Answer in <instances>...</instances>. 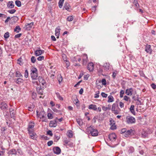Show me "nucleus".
Instances as JSON below:
<instances>
[{
    "label": "nucleus",
    "mask_w": 156,
    "mask_h": 156,
    "mask_svg": "<svg viewBox=\"0 0 156 156\" xmlns=\"http://www.w3.org/2000/svg\"><path fill=\"white\" fill-rule=\"evenodd\" d=\"M86 131L88 133L90 134L92 136H97L98 135V132L97 130L93 128L92 126L87 127Z\"/></svg>",
    "instance_id": "nucleus-1"
},
{
    "label": "nucleus",
    "mask_w": 156,
    "mask_h": 156,
    "mask_svg": "<svg viewBox=\"0 0 156 156\" xmlns=\"http://www.w3.org/2000/svg\"><path fill=\"white\" fill-rule=\"evenodd\" d=\"M37 115L38 117L40 119H44L43 121L46 122L47 120L46 118V114L44 110H41L39 112L37 111H36Z\"/></svg>",
    "instance_id": "nucleus-2"
},
{
    "label": "nucleus",
    "mask_w": 156,
    "mask_h": 156,
    "mask_svg": "<svg viewBox=\"0 0 156 156\" xmlns=\"http://www.w3.org/2000/svg\"><path fill=\"white\" fill-rule=\"evenodd\" d=\"M8 108V105L5 101L2 100L0 101V108L2 110H5L7 109Z\"/></svg>",
    "instance_id": "nucleus-3"
},
{
    "label": "nucleus",
    "mask_w": 156,
    "mask_h": 156,
    "mask_svg": "<svg viewBox=\"0 0 156 156\" xmlns=\"http://www.w3.org/2000/svg\"><path fill=\"white\" fill-rule=\"evenodd\" d=\"M126 122L128 124L134 123L136 122L135 118L132 116H127L126 118Z\"/></svg>",
    "instance_id": "nucleus-4"
},
{
    "label": "nucleus",
    "mask_w": 156,
    "mask_h": 156,
    "mask_svg": "<svg viewBox=\"0 0 156 156\" xmlns=\"http://www.w3.org/2000/svg\"><path fill=\"white\" fill-rule=\"evenodd\" d=\"M28 133L31 138L34 140H36L37 138V135L36 133L32 130H29Z\"/></svg>",
    "instance_id": "nucleus-5"
},
{
    "label": "nucleus",
    "mask_w": 156,
    "mask_h": 156,
    "mask_svg": "<svg viewBox=\"0 0 156 156\" xmlns=\"http://www.w3.org/2000/svg\"><path fill=\"white\" fill-rule=\"evenodd\" d=\"M14 82L16 84L20 85L23 83L24 80L22 78H19L14 79Z\"/></svg>",
    "instance_id": "nucleus-6"
},
{
    "label": "nucleus",
    "mask_w": 156,
    "mask_h": 156,
    "mask_svg": "<svg viewBox=\"0 0 156 156\" xmlns=\"http://www.w3.org/2000/svg\"><path fill=\"white\" fill-rule=\"evenodd\" d=\"M135 131L134 130L130 129L129 130H126L125 136L126 137L129 136H131L134 134Z\"/></svg>",
    "instance_id": "nucleus-7"
},
{
    "label": "nucleus",
    "mask_w": 156,
    "mask_h": 156,
    "mask_svg": "<svg viewBox=\"0 0 156 156\" xmlns=\"http://www.w3.org/2000/svg\"><path fill=\"white\" fill-rule=\"evenodd\" d=\"M108 138L110 141H115L116 139V136L115 133H112L109 135Z\"/></svg>",
    "instance_id": "nucleus-8"
},
{
    "label": "nucleus",
    "mask_w": 156,
    "mask_h": 156,
    "mask_svg": "<svg viewBox=\"0 0 156 156\" xmlns=\"http://www.w3.org/2000/svg\"><path fill=\"white\" fill-rule=\"evenodd\" d=\"M87 68L90 72L92 71L94 69V65L92 62H90L88 64Z\"/></svg>",
    "instance_id": "nucleus-9"
},
{
    "label": "nucleus",
    "mask_w": 156,
    "mask_h": 156,
    "mask_svg": "<svg viewBox=\"0 0 156 156\" xmlns=\"http://www.w3.org/2000/svg\"><path fill=\"white\" fill-rule=\"evenodd\" d=\"M35 126V123L33 121H30L28 125V127L27 130L28 131L29 130H32V129L34 128Z\"/></svg>",
    "instance_id": "nucleus-10"
},
{
    "label": "nucleus",
    "mask_w": 156,
    "mask_h": 156,
    "mask_svg": "<svg viewBox=\"0 0 156 156\" xmlns=\"http://www.w3.org/2000/svg\"><path fill=\"white\" fill-rule=\"evenodd\" d=\"M39 49L35 51V55L36 56L41 55L44 52V50H41L40 48H39Z\"/></svg>",
    "instance_id": "nucleus-11"
},
{
    "label": "nucleus",
    "mask_w": 156,
    "mask_h": 156,
    "mask_svg": "<svg viewBox=\"0 0 156 156\" xmlns=\"http://www.w3.org/2000/svg\"><path fill=\"white\" fill-rule=\"evenodd\" d=\"M53 150L54 153L57 154H60L61 152V149L58 147H54L53 148Z\"/></svg>",
    "instance_id": "nucleus-12"
},
{
    "label": "nucleus",
    "mask_w": 156,
    "mask_h": 156,
    "mask_svg": "<svg viewBox=\"0 0 156 156\" xmlns=\"http://www.w3.org/2000/svg\"><path fill=\"white\" fill-rule=\"evenodd\" d=\"M61 29L59 26H58L55 29V35L57 38L59 37L60 30Z\"/></svg>",
    "instance_id": "nucleus-13"
},
{
    "label": "nucleus",
    "mask_w": 156,
    "mask_h": 156,
    "mask_svg": "<svg viewBox=\"0 0 156 156\" xmlns=\"http://www.w3.org/2000/svg\"><path fill=\"white\" fill-rule=\"evenodd\" d=\"M145 51L147 53L151 54L152 52V49L151 48V45L148 44H147L145 47Z\"/></svg>",
    "instance_id": "nucleus-14"
},
{
    "label": "nucleus",
    "mask_w": 156,
    "mask_h": 156,
    "mask_svg": "<svg viewBox=\"0 0 156 156\" xmlns=\"http://www.w3.org/2000/svg\"><path fill=\"white\" fill-rule=\"evenodd\" d=\"M133 91V90L132 88H129L126 90L125 93L128 95L130 96L132 95Z\"/></svg>",
    "instance_id": "nucleus-15"
},
{
    "label": "nucleus",
    "mask_w": 156,
    "mask_h": 156,
    "mask_svg": "<svg viewBox=\"0 0 156 156\" xmlns=\"http://www.w3.org/2000/svg\"><path fill=\"white\" fill-rule=\"evenodd\" d=\"M56 70L55 69H53L51 70L49 73L50 76L52 79H53L55 77V74Z\"/></svg>",
    "instance_id": "nucleus-16"
},
{
    "label": "nucleus",
    "mask_w": 156,
    "mask_h": 156,
    "mask_svg": "<svg viewBox=\"0 0 156 156\" xmlns=\"http://www.w3.org/2000/svg\"><path fill=\"white\" fill-rule=\"evenodd\" d=\"M64 9L69 11H70L71 10L70 6L68 3H65L64 6Z\"/></svg>",
    "instance_id": "nucleus-17"
},
{
    "label": "nucleus",
    "mask_w": 156,
    "mask_h": 156,
    "mask_svg": "<svg viewBox=\"0 0 156 156\" xmlns=\"http://www.w3.org/2000/svg\"><path fill=\"white\" fill-rule=\"evenodd\" d=\"M33 25L34 23L33 22L31 23H27L25 25L26 28L27 30H30Z\"/></svg>",
    "instance_id": "nucleus-18"
},
{
    "label": "nucleus",
    "mask_w": 156,
    "mask_h": 156,
    "mask_svg": "<svg viewBox=\"0 0 156 156\" xmlns=\"http://www.w3.org/2000/svg\"><path fill=\"white\" fill-rule=\"evenodd\" d=\"M14 6V3L13 1H9L7 4V7L10 9L13 8Z\"/></svg>",
    "instance_id": "nucleus-19"
},
{
    "label": "nucleus",
    "mask_w": 156,
    "mask_h": 156,
    "mask_svg": "<svg viewBox=\"0 0 156 156\" xmlns=\"http://www.w3.org/2000/svg\"><path fill=\"white\" fill-rule=\"evenodd\" d=\"M88 108L89 109H92L94 111H96L97 109V106L93 104L89 105Z\"/></svg>",
    "instance_id": "nucleus-20"
},
{
    "label": "nucleus",
    "mask_w": 156,
    "mask_h": 156,
    "mask_svg": "<svg viewBox=\"0 0 156 156\" xmlns=\"http://www.w3.org/2000/svg\"><path fill=\"white\" fill-rule=\"evenodd\" d=\"M17 151L15 149H12L10 150L8 152L9 155L16 154Z\"/></svg>",
    "instance_id": "nucleus-21"
},
{
    "label": "nucleus",
    "mask_w": 156,
    "mask_h": 156,
    "mask_svg": "<svg viewBox=\"0 0 156 156\" xmlns=\"http://www.w3.org/2000/svg\"><path fill=\"white\" fill-rule=\"evenodd\" d=\"M82 59L83 60V64L86 63L87 62L88 58L87 54H84L82 55Z\"/></svg>",
    "instance_id": "nucleus-22"
},
{
    "label": "nucleus",
    "mask_w": 156,
    "mask_h": 156,
    "mask_svg": "<svg viewBox=\"0 0 156 156\" xmlns=\"http://www.w3.org/2000/svg\"><path fill=\"white\" fill-rule=\"evenodd\" d=\"M31 77L33 80H37L38 77L37 73L34 74L31 73Z\"/></svg>",
    "instance_id": "nucleus-23"
},
{
    "label": "nucleus",
    "mask_w": 156,
    "mask_h": 156,
    "mask_svg": "<svg viewBox=\"0 0 156 156\" xmlns=\"http://www.w3.org/2000/svg\"><path fill=\"white\" fill-rule=\"evenodd\" d=\"M103 67L105 70H108L110 68V64L109 63L106 62L104 63L103 65Z\"/></svg>",
    "instance_id": "nucleus-24"
},
{
    "label": "nucleus",
    "mask_w": 156,
    "mask_h": 156,
    "mask_svg": "<svg viewBox=\"0 0 156 156\" xmlns=\"http://www.w3.org/2000/svg\"><path fill=\"white\" fill-rule=\"evenodd\" d=\"M49 125L51 127H55L57 126V122L55 121H51Z\"/></svg>",
    "instance_id": "nucleus-25"
},
{
    "label": "nucleus",
    "mask_w": 156,
    "mask_h": 156,
    "mask_svg": "<svg viewBox=\"0 0 156 156\" xmlns=\"http://www.w3.org/2000/svg\"><path fill=\"white\" fill-rule=\"evenodd\" d=\"M16 77H18V78H22L23 76L20 71H16Z\"/></svg>",
    "instance_id": "nucleus-26"
},
{
    "label": "nucleus",
    "mask_w": 156,
    "mask_h": 156,
    "mask_svg": "<svg viewBox=\"0 0 156 156\" xmlns=\"http://www.w3.org/2000/svg\"><path fill=\"white\" fill-rule=\"evenodd\" d=\"M134 105H132L131 106L130 108V110L131 112L134 115H135L136 113L134 110Z\"/></svg>",
    "instance_id": "nucleus-27"
},
{
    "label": "nucleus",
    "mask_w": 156,
    "mask_h": 156,
    "mask_svg": "<svg viewBox=\"0 0 156 156\" xmlns=\"http://www.w3.org/2000/svg\"><path fill=\"white\" fill-rule=\"evenodd\" d=\"M55 94L57 98L60 101H62L63 100V98L60 95V94L58 92H56Z\"/></svg>",
    "instance_id": "nucleus-28"
},
{
    "label": "nucleus",
    "mask_w": 156,
    "mask_h": 156,
    "mask_svg": "<svg viewBox=\"0 0 156 156\" xmlns=\"http://www.w3.org/2000/svg\"><path fill=\"white\" fill-rule=\"evenodd\" d=\"M17 63L20 66H22L23 64V59L21 58H20L17 60Z\"/></svg>",
    "instance_id": "nucleus-29"
},
{
    "label": "nucleus",
    "mask_w": 156,
    "mask_h": 156,
    "mask_svg": "<svg viewBox=\"0 0 156 156\" xmlns=\"http://www.w3.org/2000/svg\"><path fill=\"white\" fill-rule=\"evenodd\" d=\"M108 102H112L114 101V98L112 96H109L108 97Z\"/></svg>",
    "instance_id": "nucleus-30"
},
{
    "label": "nucleus",
    "mask_w": 156,
    "mask_h": 156,
    "mask_svg": "<svg viewBox=\"0 0 156 156\" xmlns=\"http://www.w3.org/2000/svg\"><path fill=\"white\" fill-rule=\"evenodd\" d=\"M118 108H119L118 107V106L116 104L114 103L112 105V111L115 110H116V109H118Z\"/></svg>",
    "instance_id": "nucleus-31"
},
{
    "label": "nucleus",
    "mask_w": 156,
    "mask_h": 156,
    "mask_svg": "<svg viewBox=\"0 0 156 156\" xmlns=\"http://www.w3.org/2000/svg\"><path fill=\"white\" fill-rule=\"evenodd\" d=\"M57 80L58 81L59 84H60L62 80V77L60 74L58 75L57 76Z\"/></svg>",
    "instance_id": "nucleus-32"
},
{
    "label": "nucleus",
    "mask_w": 156,
    "mask_h": 156,
    "mask_svg": "<svg viewBox=\"0 0 156 156\" xmlns=\"http://www.w3.org/2000/svg\"><path fill=\"white\" fill-rule=\"evenodd\" d=\"M76 120L77 123L79 126H81L83 125V122L82 120L80 119H76Z\"/></svg>",
    "instance_id": "nucleus-33"
},
{
    "label": "nucleus",
    "mask_w": 156,
    "mask_h": 156,
    "mask_svg": "<svg viewBox=\"0 0 156 156\" xmlns=\"http://www.w3.org/2000/svg\"><path fill=\"white\" fill-rule=\"evenodd\" d=\"M133 3L136 8V9L137 10L138 9L139 7V5L137 2V1L134 2Z\"/></svg>",
    "instance_id": "nucleus-34"
},
{
    "label": "nucleus",
    "mask_w": 156,
    "mask_h": 156,
    "mask_svg": "<svg viewBox=\"0 0 156 156\" xmlns=\"http://www.w3.org/2000/svg\"><path fill=\"white\" fill-rule=\"evenodd\" d=\"M21 29L19 26H17L14 29V31L18 33L21 30Z\"/></svg>",
    "instance_id": "nucleus-35"
},
{
    "label": "nucleus",
    "mask_w": 156,
    "mask_h": 156,
    "mask_svg": "<svg viewBox=\"0 0 156 156\" xmlns=\"http://www.w3.org/2000/svg\"><path fill=\"white\" fill-rule=\"evenodd\" d=\"M31 73L34 74L37 73V70L36 68H33L31 70Z\"/></svg>",
    "instance_id": "nucleus-36"
},
{
    "label": "nucleus",
    "mask_w": 156,
    "mask_h": 156,
    "mask_svg": "<svg viewBox=\"0 0 156 156\" xmlns=\"http://www.w3.org/2000/svg\"><path fill=\"white\" fill-rule=\"evenodd\" d=\"M120 111V109L119 108H118V109H116L113 111L112 112L114 113L115 115H117L119 113Z\"/></svg>",
    "instance_id": "nucleus-37"
},
{
    "label": "nucleus",
    "mask_w": 156,
    "mask_h": 156,
    "mask_svg": "<svg viewBox=\"0 0 156 156\" xmlns=\"http://www.w3.org/2000/svg\"><path fill=\"white\" fill-rule=\"evenodd\" d=\"M64 0H60L58 2L59 7L60 8H61L63 6Z\"/></svg>",
    "instance_id": "nucleus-38"
},
{
    "label": "nucleus",
    "mask_w": 156,
    "mask_h": 156,
    "mask_svg": "<svg viewBox=\"0 0 156 156\" xmlns=\"http://www.w3.org/2000/svg\"><path fill=\"white\" fill-rule=\"evenodd\" d=\"M15 4L18 7H20L21 5V2L19 0H16L15 1Z\"/></svg>",
    "instance_id": "nucleus-39"
},
{
    "label": "nucleus",
    "mask_w": 156,
    "mask_h": 156,
    "mask_svg": "<svg viewBox=\"0 0 156 156\" xmlns=\"http://www.w3.org/2000/svg\"><path fill=\"white\" fill-rule=\"evenodd\" d=\"M134 148L132 147H129V149L128 150V152L129 153H132L134 152Z\"/></svg>",
    "instance_id": "nucleus-40"
},
{
    "label": "nucleus",
    "mask_w": 156,
    "mask_h": 156,
    "mask_svg": "<svg viewBox=\"0 0 156 156\" xmlns=\"http://www.w3.org/2000/svg\"><path fill=\"white\" fill-rule=\"evenodd\" d=\"M73 101L74 104L77 106H80L79 101L77 98L76 99L74 100Z\"/></svg>",
    "instance_id": "nucleus-41"
},
{
    "label": "nucleus",
    "mask_w": 156,
    "mask_h": 156,
    "mask_svg": "<svg viewBox=\"0 0 156 156\" xmlns=\"http://www.w3.org/2000/svg\"><path fill=\"white\" fill-rule=\"evenodd\" d=\"M43 78H42V77H41V76H39V77H37V80H38V81H36L35 82L34 81V82H36V84H38V81H39L40 82V81L42 80H43Z\"/></svg>",
    "instance_id": "nucleus-42"
},
{
    "label": "nucleus",
    "mask_w": 156,
    "mask_h": 156,
    "mask_svg": "<svg viewBox=\"0 0 156 156\" xmlns=\"http://www.w3.org/2000/svg\"><path fill=\"white\" fill-rule=\"evenodd\" d=\"M67 136L69 138H71L73 136V134L72 133V131H70L67 132Z\"/></svg>",
    "instance_id": "nucleus-43"
},
{
    "label": "nucleus",
    "mask_w": 156,
    "mask_h": 156,
    "mask_svg": "<svg viewBox=\"0 0 156 156\" xmlns=\"http://www.w3.org/2000/svg\"><path fill=\"white\" fill-rule=\"evenodd\" d=\"M73 19V16H69L67 18V20L68 21H71Z\"/></svg>",
    "instance_id": "nucleus-44"
},
{
    "label": "nucleus",
    "mask_w": 156,
    "mask_h": 156,
    "mask_svg": "<svg viewBox=\"0 0 156 156\" xmlns=\"http://www.w3.org/2000/svg\"><path fill=\"white\" fill-rule=\"evenodd\" d=\"M60 136H58L56 134H55L54 136V139L56 141H58L60 139Z\"/></svg>",
    "instance_id": "nucleus-45"
},
{
    "label": "nucleus",
    "mask_w": 156,
    "mask_h": 156,
    "mask_svg": "<svg viewBox=\"0 0 156 156\" xmlns=\"http://www.w3.org/2000/svg\"><path fill=\"white\" fill-rule=\"evenodd\" d=\"M31 62L33 63H35L36 61V59L35 57L34 56H32L31 59Z\"/></svg>",
    "instance_id": "nucleus-46"
},
{
    "label": "nucleus",
    "mask_w": 156,
    "mask_h": 156,
    "mask_svg": "<svg viewBox=\"0 0 156 156\" xmlns=\"http://www.w3.org/2000/svg\"><path fill=\"white\" fill-rule=\"evenodd\" d=\"M47 116L49 119H52L53 118L52 115L51 113H48L47 114Z\"/></svg>",
    "instance_id": "nucleus-47"
},
{
    "label": "nucleus",
    "mask_w": 156,
    "mask_h": 156,
    "mask_svg": "<svg viewBox=\"0 0 156 156\" xmlns=\"http://www.w3.org/2000/svg\"><path fill=\"white\" fill-rule=\"evenodd\" d=\"M4 37L5 38H7L9 37V33L8 32H7L5 33Z\"/></svg>",
    "instance_id": "nucleus-48"
},
{
    "label": "nucleus",
    "mask_w": 156,
    "mask_h": 156,
    "mask_svg": "<svg viewBox=\"0 0 156 156\" xmlns=\"http://www.w3.org/2000/svg\"><path fill=\"white\" fill-rule=\"evenodd\" d=\"M124 93V91L123 90H121L120 92V97L122 98L123 97V94Z\"/></svg>",
    "instance_id": "nucleus-49"
},
{
    "label": "nucleus",
    "mask_w": 156,
    "mask_h": 156,
    "mask_svg": "<svg viewBox=\"0 0 156 156\" xmlns=\"http://www.w3.org/2000/svg\"><path fill=\"white\" fill-rule=\"evenodd\" d=\"M117 73V72L116 70L115 71L112 73V77L113 79H114L115 78Z\"/></svg>",
    "instance_id": "nucleus-50"
},
{
    "label": "nucleus",
    "mask_w": 156,
    "mask_h": 156,
    "mask_svg": "<svg viewBox=\"0 0 156 156\" xmlns=\"http://www.w3.org/2000/svg\"><path fill=\"white\" fill-rule=\"evenodd\" d=\"M37 94L36 93L33 92L32 94V98L33 99H35L37 97Z\"/></svg>",
    "instance_id": "nucleus-51"
},
{
    "label": "nucleus",
    "mask_w": 156,
    "mask_h": 156,
    "mask_svg": "<svg viewBox=\"0 0 156 156\" xmlns=\"http://www.w3.org/2000/svg\"><path fill=\"white\" fill-rule=\"evenodd\" d=\"M16 11V10L15 9H12L8 10V12L10 14H13Z\"/></svg>",
    "instance_id": "nucleus-52"
},
{
    "label": "nucleus",
    "mask_w": 156,
    "mask_h": 156,
    "mask_svg": "<svg viewBox=\"0 0 156 156\" xmlns=\"http://www.w3.org/2000/svg\"><path fill=\"white\" fill-rule=\"evenodd\" d=\"M126 130H127L126 128L122 129H121V133L122 134L124 133V135H125Z\"/></svg>",
    "instance_id": "nucleus-53"
},
{
    "label": "nucleus",
    "mask_w": 156,
    "mask_h": 156,
    "mask_svg": "<svg viewBox=\"0 0 156 156\" xmlns=\"http://www.w3.org/2000/svg\"><path fill=\"white\" fill-rule=\"evenodd\" d=\"M28 76V72L27 69L25 70L24 76L25 78H27Z\"/></svg>",
    "instance_id": "nucleus-54"
},
{
    "label": "nucleus",
    "mask_w": 156,
    "mask_h": 156,
    "mask_svg": "<svg viewBox=\"0 0 156 156\" xmlns=\"http://www.w3.org/2000/svg\"><path fill=\"white\" fill-rule=\"evenodd\" d=\"M102 109L104 111H106L107 110H110V108L108 107H105V106H103L102 107Z\"/></svg>",
    "instance_id": "nucleus-55"
},
{
    "label": "nucleus",
    "mask_w": 156,
    "mask_h": 156,
    "mask_svg": "<svg viewBox=\"0 0 156 156\" xmlns=\"http://www.w3.org/2000/svg\"><path fill=\"white\" fill-rule=\"evenodd\" d=\"M44 57L43 56H39L37 58V59L38 61H41L44 59Z\"/></svg>",
    "instance_id": "nucleus-56"
},
{
    "label": "nucleus",
    "mask_w": 156,
    "mask_h": 156,
    "mask_svg": "<svg viewBox=\"0 0 156 156\" xmlns=\"http://www.w3.org/2000/svg\"><path fill=\"white\" fill-rule=\"evenodd\" d=\"M101 82L103 85H105L106 84V80L105 79H103L101 80Z\"/></svg>",
    "instance_id": "nucleus-57"
},
{
    "label": "nucleus",
    "mask_w": 156,
    "mask_h": 156,
    "mask_svg": "<svg viewBox=\"0 0 156 156\" xmlns=\"http://www.w3.org/2000/svg\"><path fill=\"white\" fill-rule=\"evenodd\" d=\"M101 95L103 98H106L107 97L108 94L104 93L102 92L101 94Z\"/></svg>",
    "instance_id": "nucleus-58"
},
{
    "label": "nucleus",
    "mask_w": 156,
    "mask_h": 156,
    "mask_svg": "<svg viewBox=\"0 0 156 156\" xmlns=\"http://www.w3.org/2000/svg\"><path fill=\"white\" fill-rule=\"evenodd\" d=\"M110 122L111 125L115 124V121L112 119H111L110 120Z\"/></svg>",
    "instance_id": "nucleus-59"
},
{
    "label": "nucleus",
    "mask_w": 156,
    "mask_h": 156,
    "mask_svg": "<svg viewBox=\"0 0 156 156\" xmlns=\"http://www.w3.org/2000/svg\"><path fill=\"white\" fill-rule=\"evenodd\" d=\"M116 128V127L115 124L111 125L110 129L112 130H114Z\"/></svg>",
    "instance_id": "nucleus-60"
},
{
    "label": "nucleus",
    "mask_w": 156,
    "mask_h": 156,
    "mask_svg": "<svg viewBox=\"0 0 156 156\" xmlns=\"http://www.w3.org/2000/svg\"><path fill=\"white\" fill-rule=\"evenodd\" d=\"M53 143V141L52 140H50L48 142L47 145L48 146H50Z\"/></svg>",
    "instance_id": "nucleus-61"
},
{
    "label": "nucleus",
    "mask_w": 156,
    "mask_h": 156,
    "mask_svg": "<svg viewBox=\"0 0 156 156\" xmlns=\"http://www.w3.org/2000/svg\"><path fill=\"white\" fill-rule=\"evenodd\" d=\"M47 133L48 135H49L50 136H53V133L51 130H48L47 132Z\"/></svg>",
    "instance_id": "nucleus-62"
},
{
    "label": "nucleus",
    "mask_w": 156,
    "mask_h": 156,
    "mask_svg": "<svg viewBox=\"0 0 156 156\" xmlns=\"http://www.w3.org/2000/svg\"><path fill=\"white\" fill-rule=\"evenodd\" d=\"M99 91H98V92L95 94L94 95V98H98L99 97Z\"/></svg>",
    "instance_id": "nucleus-63"
},
{
    "label": "nucleus",
    "mask_w": 156,
    "mask_h": 156,
    "mask_svg": "<svg viewBox=\"0 0 156 156\" xmlns=\"http://www.w3.org/2000/svg\"><path fill=\"white\" fill-rule=\"evenodd\" d=\"M151 87L154 89H155L156 88V85L154 83H152L151 85Z\"/></svg>",
    "instance_id": "nucleus-64"
}]
</instances>
